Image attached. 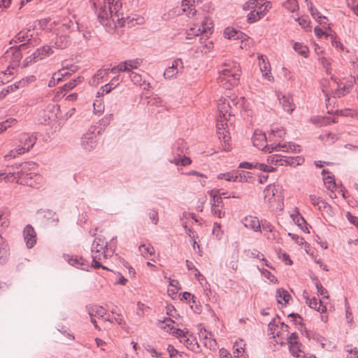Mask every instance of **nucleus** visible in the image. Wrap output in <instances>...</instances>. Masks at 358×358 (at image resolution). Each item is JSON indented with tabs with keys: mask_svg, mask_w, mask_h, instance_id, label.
Wrapping results in <instances>:
<instances>
[{
	"mask_svg": "<svg viewBox=\"0 0 358 358\" xmlns=\"http://www.w3.org/2000/svg\"><path fill=\"white\" fill-rule=\"evenodd\" d=\"M38 24L41 29H48L55 35L52 43L55 48L64 49L69 45V34L73 26V22L69 17H58L51 23L48 18H43L38 21Z\"/></svg>",
	"mask_w": 358,
	"mask_h": 358,
	"instance_id": "obj_1",
	"label": "nucleus"
},
{
	"mask_svg": "<svg viewBox=\"0 0 358 358\" xmlns=\"http://www.w3.org/2000/svg\"><path fill=\"white\" fill-rule=\"evenodd\" d=\"M232 113L229 100L223 97L219 99L217 102L216 129L220 140L226 143L225 149H228L231 138L229 131L235 120Z\"/></svg>",
	"mask_w": 358,
	"mask_h": 358,
	"instance_id": "obj_2",
	"label": "nucleus"
},
{
	"mask_svg": "<svg viewBox=\"0 0 358 358\" xmlns=\"http://www.w3.org/2000/svg\"><path fill=\"white\" fill-rule=\"evenodd\" d=\"M241 75L240 65L236 62H229L222 66L217 80L220 85L228 89L238 84Z\"/></svg>",
	"mask_w": 358,
	"mask_h": 358,
	"instance_id": "obj_3",
	"label": "nucleus"
},
{
	"mask_svg": "<svg viewBox=\"0 0 358 358\" xmlns=\"http://www.w3.org/2000/svg\"><path fill=\"white\" fill-rule=\"evenodd\" d=\"M36 165L32 162H25L20 165V169L17 171L16 182L37 187L44 182V178L36 173Z\"/></svg>",
	"mask_w": 358,
	"mask_h": 358,
	"instance_id": "obj_4",
	"label": "nucleus"
},
{
	"mask_svg": "<svg viewBox=\"0 0 358 358\" xmlns=\"http://www.w3.org/2000/svg\"><path fill=\"white\" fill-rule=\"evenodd\" d=\"M264 201L273 210H281L283 208L284 196L282 187L275 184H270L263 192Z\"/></svg>",
	"mask_w": 358,
	"mask_h": 358,
	"instance_id": "obj_5",
	"label": "nucleus"
},
{
	"mask_svg": "<svg viewBox=\"0 0 358 358\" xmlns=\"http://www.w3.org/2000/svg\"><path fill=\"white\" fill-rule=\"evenodd\" d=\"M120 3L118 0H104V5L99 8L98 12V18L99 22L106 27L110 26V20L115 22V18L117 17V13L120 8Z\"/></svg>",
	"mask_w": 358,
	"mask_h": 358,
	"instance_id": "obj_6",
	"label": "nucleus"
},
{
	"mask_svg": "<svg viewBox=\"0 0 358 358\" xmlns=\"http://www.w3.org/2000/svg\"><path fill=\"white\" fill-rule=\"evenodd\" d=\"M314 284L317 289V294L322 296V299H317L315 296L310 297L304 296L306 303L308 306L321 313L327 311V304L329 300V294L327 289L322 285L317 279L314 280Z\"/></svg>",
	"mask_w": 358,
	"mask_h": 358,
	"instance_id": "obj_7",
	"label": "nucleus"
},
{
	"mask_svg": "<svg viewBox=\"0 0 358 358\" xmlns=\"http://www.w3.org/2000/svg\"><path fill=\"white\" fill-rule=\"evenodd\" d=\"M213 31V22L210 17H204L200 22H194L187 32V38L201 34L211 35Z\"/></svg>",
	"mask_w": 358,
	"mask_h": 358,
	"instance_id": "obj_8",
	"label": "nucleus"
},
{
	"mask_svg": "<svg viewBox=\"0 0 358 358\" xmlns=\"http://www.w3.org/2000/svg\"><path fill=\"white\" fill-rule=\"evenodd\" d=\"M116 244V238H113L110 241V248H106L101 252L98 251L96 250L97 246L94 247V250H93V255H92V266L95 268H103V269H106V267L102 266V263H104L106 259L111 257L115 251V247Z\"/></svg>",
	"mask_w": 358,
	"mask_h": 358,
	"instance_id": "obj_9",
	"label": "nucleus"
},
{
	"mask_svg": "<svg viewBox=\"0 0 358 358\" xmlns=\"http://www.w3.org/2000/svg\"><path fill=\"white\" fill-rule=\"evenodd\" d=\"M172 335L178 338L187 349L196 352L199 350V345L196 337L192 333L187 329H173Z\"/></svg>",
	"mask_w": 358,
	"mask_h": 358,
	"instance_id": "obj_10",
	"label": "nucleus"
},
{
	"mask_svg": "<svg viewBox=\"0 0 358 358\" xmlns=\"http://www.w3.org/2000/svg\"><path fill=\"white\" fill-rule=\"evenodd\" d=\"M268 331L273 337L279 338V342L282 343L285 339H288L289 333L288 326L279 320H274L268 324Z\"/></svg>",
	"mask_w": 358,
	"mask_h": 358,
	"instance_id": "obj_11",
	"label": "nucleus"
},
{
	"mask_svg": "<svg viewBox=\"0 0 358 358\" xmlns=\"http://www.w3.org/2000/svg\"><path fill=\"white\" fill-rule=\"evenodd\" d=\"M322 176L324 185L331 192V194H330L331 198L337 197V194L336 192H337L338 194H341L343 197H345L343 188L339 184L336 182L334 176L331 172L324 169L322 171Z\"/></svg>",
	"mask_w": 358,
	"mask_h": 358,
	"instance_id": "obj_12",
	"label": "nucleus"
},
{
	"mask_svg": "<svg viewBox=\"0 0 358 358\" xmlns=\"http://www.w3.org/2000/svg\"><path fill=\"white\" fill-rule=\"evenodd\" d=\"M271 6L269 1L262 2L257 6H254L255 10H252L248 16L249 22L252 23L262 19L271 9Z\"/></svg>",
	"mask_w": 358,
	"mask_h": 358,
	"instance_id": "obj_13",
	"label": "nucleus"
},
{
	"mask_svg": "<svg viewBox=\"0 0 358 358\" xmlns=\"http://www.w3.org/2000/svg\"><path fill=\"white\" fill-rule=\"evenodd\" d=\"M258 64L262 74V77L270 83L274 81V78L271 73V67L267 57L263 55L257 56Z\"/></svg>",
	"mask_w": 358,
	"mask_h": 358,
	"instance_id": "obj_14",
	"label": "nucleus"
},
{
	"mask_svg": "<svg viewBox=\"0 0 358 358\" xmlns=\"http://www.w3.org/2000/svg\"><path fill=\"white\" fill-rule=\"evenodd\" d=\"M268 152H300V146L291 143H278V144H271L267 148Z\"/></svg>",
	"mask_w": 358,
	"mask_h": 358,
	"instance_id": "obj_15",
	"label": "nucleus"
},
{
	"mask_svg": "<svg viewBox=\"0 0 358 358\" xmlns=\"http://www.w3.org/2000/svg\"><path fill=\"white\" fill-rule=\"evenodd\" d=\"M233 104L240 109L241 114L245 116H251L253 113L252 105L244 97H234L231 99Z\"/></svg>",
	"mask_w": 358,
	"mask_h": 358,
	"instance_id": "obj_16",
	"label": "nucleus"
},
{
	"mask_svg": "<svg viewBox=\"0 0 358 358\" xmlns=\"http://www.w3.org/2000/svg\"><path fill=\"white\" fill-rule=\"evenodd\" d=\"M289 348L291 353L298 358H306L304 352L300 349L299 344L298 343V336L296 333H292L288 338Z\"/></svg>",
	"mask_w": 358,
	"mask_h": 358,
	"instance_id": "obj_17",
	"label": "nucleus"
},
{
	"mask_svg": "<svg viewBox=\"0 0 358 358\" xmlns=\"http://www.w3.org/2000/svg\"><path fill=\"white\" fill-rule=\"evenodd\" d=\"M89 315L91 318L92 323L94 325L95 328L100 330L99 327L96 324V321L94 317H98L105 321V318L108 316L107 310L99 306H94L90 308L88 310Z\"/></svg>",
	"mask_w": 358,
	"mask_h": 358,
	"instance_id": "obj_18",
	"label": "nucleus"
},
{
	"mask_svg": "<svg viewBox=\"0 0 358 358\" xmlns=\"http://www.w3.org/2000/svg\"><path fill=\"white\" fill-rule=\"evenodd\" d=\"M27 44H21L18 49L10 48L6 54L7 58H10L12 60L11 66H17L20 64V62L22 57V52L26 50Z\"/></svg>",
	"mask_w": 358,
	"mask_h": 358,
	"instance_id": "obj_19",
	"label": "nucleus"
},
{
	"mask_svg": "<svg viewBox=\"0 0 358 358\" xmlns=\"http://www.w3.org/2000/svg\"><path fill=\"white\" fill-rule=\"evenodd\" d=\"M184 65L181 59H175L172 65L166 69L164 76L166 79H173L176 77V75L179 73L180 69H183Z\"/></svg>",
	"mask_w": 358,
	"mask_h": 358,
	"instance_id": "obj_20",
	"label": "nucleus"
},
{
	"mask_svg": "<svg viewBox=\"0 0 358 358\" xmlns=\"http://www.w3.org/2000/svg\"><path fill=\"white\" fill-rule=\"evenodd\" d=\"M252 141L254 146L259 150H264L266 152H268L267 148L269 145L266 144V137L264 133L259 130L255 131Z\"/></svg>",
	"mask_w": 358,
	"mask_h": 358,
	"instance_id": "obj_21",
	"label": "nucleus"
},
{
	"mask_svg": "<svg viewBox=\"0 0 358 358\" xmlns=\"http://www.w3.org/2000/svg\"><path fill=\"white\" fill-rule=\"evenodd\" d=\"M97 135L94 132H87L81 139V145L87 151H91L96 147Z\"/></svg>",
	"mask_w": 358,
	"mask_h": 358,
	"instance_id": "obj_22",
	"label": "nucleus"
},
{
	"mask_svg": "<svg viewBox=\"0 0 358 358\" xmlns=\"http://www.w3.org/2000/svg\"><path fill=\"white\" fill-rule=\"evenodd\" d=\"M224 37L228 40H241L242 43L247 40V35L244 33L235 29L233 27H227L223 33Z\"/></svg>",
	"mask_w": 358,
	"mask_h": 358,
	"instance_id": "obj_23",
	"label": "nucleus"
},
{
	"mask_svg": "<svg viewBox=\"0 0 358 358\" xmlns=\"http://www.w3.org/2000/svg\"><path fill=\"white\" fill-rule=\"evenodd\" d=\"M24 239L29 248H31L36 243V233L31 225H27L23 231Z\"/></svg>",
	"mask_w": 358,
	"mask_h": 358,
	"instance_id": "obj_24",
	"label": "nucleus"
},
{
	"mask_svg": "<svg viewBox=\"0 0 358 358\" xmlns=\"http://www.w3.org/2000/svg\"><path fill=\"white\" fill-rule=\"evenodd\" d=\"M195 0H182L181 10L183 14L188 17H194L196 14Z\"/></svg>",
	"mask_w": 358,
	"mask_h": 358,
	"instance_id": "obj_25",
	"label": "nucleus"
},
{
	"mask_svg": "<svg viewBox=\"0 0 358 358\" xmlns=\"http://www.w3.org/2000/svg\"><path fill=\"white\" fill-rule=\"evenodd\" d=\"M78 70V67L76 66H71L70 68H63L59 70L57 72H55L52 77V80L50 81V85L52 83L55 84V81L58 83L59 81L62 80V78L64 76H69L71 75L72 72H76Z\"/></svg>",
	"mask_w": 358,
	"mask_h": 358,
	"instance_id": "obj_26",
	"label": "nucleus"
},
{
	"mask_svg": "<svg viewBox=\"0 0 358 358\" xmlns=\"http://www.w3.org/2000/svg\"><path fill=\"white\" fill-rule=\"evenodd\" d=\"M285 220L287 222L294 223L296 224L300 228H303L304 224L306 223L305 220L300 215L299 211L297 208L293 209L292 211L289 212V214Z\"/></svg>",
	"mask_w": 358,
	"mask_h": 358,
	"instance_id": "obj_27",
	"label": "nucleus"
},
{
	"mask_svg": "<svg viewBox=\"0 0 358 358\" xmlns=\"http://www.w3.org/2000/svg\"><path fill=\"white\" fill-rule=\"evenodd\" d=\"M141 256L151 261H155L156 257L155 250L152 245L149 243H142L138 248Z\"/></svg>",
	"mask_w": 358,
	"mask_h": 358,
	"instance_id": "obj_28",
	"label": "nucleus"
},
{
	"mask_svg": "<svg viewBox=\"0 0 358 358\" xmlns=\"http://www.w3.org/2000/svg\"><path fill=\"white\" fill-rule=\"evenodd\" d=\"M36 138L27 134H22L20 137V147L24 148V152H28L36 143Z\"/></svg>",
	"mask_w": 358,
	"mask_h": 358,
	"instance_id": "obj_29",
	"label": "nucleus"
},
{
	"mask_svg": "<svg viewBox=\"0 0 358 358\" xmlns=\"http://www.w3.org/2000/svg\"><path fill=\"white\" fill-rule=\"evenodd\" d=\"M243 225L255 231H261V224L257 217L252 215L246 216L242 220Z\"/></svg>",
	"mask_w": 358,
	"mask_h": 358,
	"instance_id": "obj_30",
	"label": "nucleus"
},
{
	"mask_svg": "<svg viewBox=\"0 0 358 358\" xmlns=\"http://www.w3.org/2000/svg\"><path fill=\"white\" fill-rule=\"evenodd\" d=\"M246 343L243 339L237 340L234 344V355L237 358H248L245 350Z\"/></svg>",
	"mask_w": 358,
	"mask_h": 358,
	"instance_id": "obj_31",
	"label": "nucleus"
},
{
	"mask_svg": "<svg viewBox=\"0 0 358 358\" xmlns=\"http://www.w3.org/2000/svg\"><path fill=\"white\" fill-rule=\"evenodd\" d=\"M263 235L266 237L269 241H277L278 238V233L275 230L274 227L269 223L262 224V230H261Z\"/></svg>",
	"mask_w": 358,
	"mask_h": 358,
	"instance_id": "obj_32",
	"label": "nucleus"
},
{
	"mask_svg": "<svg viewBox=\"0 0 358 358\" xmlns=\"http://www.w3.org/2000/svg\"><path fill=\"white\" fill-rule=\"evenodd\" d=\"M34 30L26 29L20 31L14 38L15 43L29 42L34 38Z\"/></svg>",
	"mask_w": 358,
	"mask_h": 358,
	"instance_id": "obj_33",
	"label": "nucleus"
},
{
	"mask_svg": "<svg viewBox=\"0 0 358 358\" xmlns=\"http://www.w3.org/2000/svg\"><path fill=\"white\" fill-rule=\"evenodd\" d=\"M279 101L283 110L289 113H291L295 108L293 98L289 94L279 96Z\"/></svg>",
	"mask_w": 358,
	"mask_h": 358,
	"instance_id": "obj_34",
	"label": "nucleus"
},
{
	"mask_svg": "<svg viewBox=\"0 0 358 358\" xmlns=\"http://www.w3.org/2000/svg\"><path fill=\"white\" fill-rule=\"evenodd\" d=\"M240 168H244L248 169H251L252 168L258 169L259 170H262L265 172H273L275 171V168L268 166L264 164H259V163H255V164H251L249 162H242L239 165Z\"/></svg>",
	"mask_w": 358,
	"mask_h": 358,
	"instance_id": "obj_35",
	"label": "nucleus"
},
{
	"mask_svg": "<svg viewBox=\"0 0 358 358\" xmlns=\"http://www.w3.org/2000/svg\"><path fill=\"white\" fill-rule=\"evenodd\" d=\"M35 80L34 76H29L26 78H23L19 82L15 83L13 85H8L4 90H8V94L10 92H15L16 90L26 86L28 83L33 82Z\"/></svg>",
	"mask_w": 358,
	"mask_h": 358,
	"instance_id": "obj_36",
	"label": "nucleus"
},
{
	"mask_svg": "<svg viewBox=\"0 0 358 358\" xmlns=\"http://www.w3.org/2000/svg\"><path fill=\"white\" fill-rule=\"evenodd\" d=\"M8 255V245L0 234V263L4 262L7 259Z\"/></svg>",
	"mask_w": 358,
	"mask_h": 358,
	"instance_id": "obj_37",
	"label": "nucleus"
},
{
	"mask_svg": "<svg viewBox=\"0 0 358 358\" xmlns=\"http://www.w3.org/2000/svg\"><path fill=\"white\" fill-rule=\"evenodd\" d=\"M277 302L279 304L285 305L291 299L290 294L283 289H278L275 294Z\"/></svg>",
	"mask_w": 358,
	"mask_h": 358,
	"instance_id": "obj_38",
	"label": "nucleus"
},
{
	"mask_svg": "<svg viewBox=\"0 0 358 358\" xmlns=\"http://www.w3.org/2000/svg\"><path fill=\"white\" fill-rule=\"evenodd\" d=\"M315 51L317 54L319 56V60L323 67L325 69L326 72L328 74H330L331 73V62L329 58L326 57L324 54L323 51L318 48H315Z\"/></svg>",
	"mask_w": 358,
	"mask_h": 358,
	"instance_id": "obj_39",
	"label": "nucleus"
},
{
	"mask_svg": "<svg viewBox=\"0 0 358 358\" xmlns=\"http://www.w3.org/2000/svg\"><path fill=\"white\" fill-rule=\"evenodd\" d=\"M36 56L39 61L44 59L45 58L50 57L54 53L52 48L49 45H44L41 48L36 49Z\"/></svg>",
	"mask_w": 358,
	"mask_h": 358,
	"instance_id": "obj_40",
	"label": "nucleus"
},
{
	"mask_svg": "<svg viewBox=\"0 0 358 358\" xmlns=\"http://www.w3.org/2000/svg\"><path fill=\"white\" fill-rule=\"evenodd\" d=\"M200 50L204 54L210 52L214 48V43L208 36L206 38H200Z\"/></svg>",
	"mask_w": 358,
	"mask_h": 358,
	"instance_id": "obj_41",
	"label": "nucleus"
},
{
	"mask_svg": "<svg viewBox=\"0 0 358 358\" xmlns=\"http://www.w3.org/2000/svg\"><path fill=\"white\" fill-rule=\"evenodd\" d=\"M123 25L127 24L129 26H135V25H141L145 23V18L143 16L138 15H133L127 17L124 20Z\"/></svg>",
	"mask_w": 358,
	"mask_h": 358,
	"instance_id": "obj_42",
	"label": "nucleus"
},
{
	"mask_svg": "<svg viewBox=\"0 0 358 358\" xmlns=\"http://www.w3.org/2000/svg\"><path fill=\"white\" fill-rule=\"evenodd\" d=\"M17 175V171H11L10 170L5 171H0V182H1L3 180H4L6 182H16V178H18V176H16Z\"/></svg>",
	"mask_w": 358,
	"mask_h": 358,
	"instance_id": "obj_43",
	"label": "nucleus"
},
{
	"mask_svg": "<svg viewBox=\"0 0 358 358\" xmlns=\"http://www.w3.org/2000/svg\"><path fill=\"white\" fill-rule=\"evenodd\" d=\"M109 73H110V69H100L93 76L92 80L91 81V85L96 86L99 82L106 76H107Z\"/></svg>",
	"mask_w": 358,
	"mask_h": 358,
	"instance_id": "obj_44",
	"label": "nucleus"
},
{
	"mask_svg": "<svg viewBox=\"0 0 358 358\" xmlns=\"http://www.w3.org/2000/svg\"><path fill=\"white\" fill-rule=\"evenodd\" d=\"M237 174L238 171H232L227 173H220L217 175V178L219 180H225L229 182H237Z\"/></svg>",
	"mask_w": 358,
	"mask_h": 358,
	"instance_id": "obj_45",
	"label": "nucleus"
},
{
	"mask_svg": "<svg viewBox=\"0 0 358 358\" xmlns=\"http://www.w3.org/2000/svg\"><path fill=\"white\" fill-rule=\"evenodd\" d=\"M304 162V159L300 156L297 157H285V166H296L301 165Z\"/></svg>",
	"mask_w": 358,
	"mask_h": 358,
	"instance_id": "obj_46",
	"label": "nucleus"
},
{
	"mask_svg": "<svg viewBox=\"0 0 358 358\" xmlns=\"http://www.w3.org/2000/svg\"><path fill=\"white\" fill-rule=\"evenodd\" d=\"M294 49L298 54L303 57L307 58L308 57L309 49L303 43L299 42L294 43Z\"/></svg>",
	"mask_w": 358,
	"mask_h": 358,
	"instance_id": "obj_47",
	"label": "nucleus"
},
{
	"mask_svg": "<svg viewBox=\"0 0 358 358\" xmlns=\"http://www.w3.org/2000/svg\"><path fill=\"white\" fill-rule=\"evenodd\" d=\"M267 162L275 166H285V157L279 155H272L268 157Z\"/></svg>",
	"mask_w": 358,
	"mask_h": 358,
	"instance_id": "obj_48",
	"label": "nucleus"
},
{
	"mask_svg": "<svg viewBox=\"0 0 358 358\" xmlns=\"http://www.w3.org/2000/svg\"><path fill=\"white\" fill-rule=\"evenodd\" d=\"M208 194L212 197L211 206L213 204H215V206L223 205L222 204V199L221 194L219 190L212 189L208 192Z\"/></svg>",
	"mask_w": 358,
	"mask_h": 358,
	"instance_id": "obj_49",
	"label": "nucleus"
},
{
	"mask_svg": "<svg viewBox=\"0 0 358 358\" xmlns=\"http://www.w3.org/2000/svg\"><path fill=\"white\" fill-rule=\"evenodd\" d=\"M171 163L176 164V166H187L192 163V160L186 156H178L171 159Z\"/></svg>",
	"mask_w": 358,
	"mask_h": 358,
	"instance_id": "obj_50",
	"label": "nucleus"
},
{
	"mask_svg": "<svg viewBox=\"0 0 358 358\" xmlns=\"http://www.w3.org/2000/svg\"><path fill=\"white\" fill-rule=\"evenodd\" d=\"M24 153V148H22L18 145L16 148L11 150L8 153H7L4 156V159L6 161H9Z\"/></svg>",
	"mask_w": 358,
	"mask_h": 358,
	"instance_id": "obj_51",
	"label": "nucleus"
},
{
	"mask_svg": "<svg viewBox=\"0 0 358 358\" xmlns=\"http://www.w3.org/2000/svg\"><path fill=\"white\" fill-rule=\"evenodd\" d=\"M118 78H114L110 83L105 85L103 87H102L100 89V91L98 92L99 94H108L113 88H115L118 85Z\"/></svg>",
	"mask_w": 358,
	"mask_h": 358,
	"instance_id": "obj_52",
	"label": "nucleus"
},
{
	"mask_svg": "<svg viewBox=\"0 0 358 358\" xmlns=\"http://www.w3.org/2000/svg\"><path fill=\"white\" fill-rule=\"evenodd\" d=\"M15 66H9L6 71L0 73V79L2 83L9 82L11 76L15 73Z\"/></svg>",
	"mask_w": 358,
	"mask_h": 358,
	"instance_id": "obj_53",
	"label": "nucleus"
},
{
	"mask_svg": "<svg viewBox=\"0 0 358 358\" xmlns=\"http://www.w3.org/2000/svg\"><path fill=\"white\" fill-rule=\"evenodd\" d=\"M239 262V252L234 250L231 256V259L229 262V267L234 271H236L238 267Z\"/></svg>",
	"mask_w": 358,
	"mask_h": 358,
	"instance_id": "obj_54",
	"label": "nucleus"
},
{
	"mask_svg": "<svg viewBox=\"0 0 358 358\" xmlns=\"http://www.w3.org/2000/svg\"><path fill=\"white\" fill-rule=\"evenodd\" d=\"M37 62H39L38 59V57L36 56V51H34L29 55L27 56L24 59L22 62L21 65L22 67H27L29 65H31Z\"/></svg>",
	"mask_w": 358,
	"mask_h": 358,
	"instance_id": "obj_55",
	"label": "nucleus"
},
{
	"mask_svg": "<svg viewBox=\"0 0 358 358\" xmlns=\"http://www.w3.org/2000/svg\"><path fill=\"white\" fill-rule=\"evenodd\" d=\"M96 246H97L96 250L100 252L108 248L107 244L103 239L101 238H96L92 245V255H93V250Z\"/></svg>",
	"mask_w": 358,
	"mask_h": 358,
	"instance_id": "obj_56",
	"label": "nucleus"
},
{
	"mask_svg": "<svg viewBox=\"0 0 358 358\" xmlns=\"http://www.w3.org/2000/svg\"><path fill=\"white\" fill-rule=\"evenodd\" d=\"M105 321H108L112 323L116 322L120 325L124 324V321L123 317L120 314H115L112 313V315H108V316L105 318Z\"/></svg>",
	"mask_w": 358,
	"mask_h": 358,
	"instance_id": "obj_57",
	"label": "nucleus"
},
{
	"mask_svg": "<svg viewBox=\"0 0 358 358\" xmlns=\"http://www.w3.org/2000/svg\"><path fill=\"white\" fill-rule=\"evenodd\" d=\"M309 10L310 12L311 15L320 24H326L327 18L324 16H322L317 10V9L313 6L312 4H310L309 7Z\"/></svg>",
	"mask_w": 358,
	"mask_h": 358,
	"instance_id": "obj_58",
	"label": "nucleus"
},
{
	"mask_svg": "<svg viewBox=\"0 0 358 358\" xmlns=\"http://www.w3.org/2000/svg\"><path fill=\"white\" fill-rule=\"evenodd\" d=\"M252 174L248 171H238L237 174V182H248L252 178Z\"/></svg>",
	"mask_w": 358,
	"mask_h": 358,
	"instance_id": "obj_59",
	"label": "nucleus"
},
{
	"mask_svg": "<svg viewBox=\"0 0 358 358\" xmlns=\"http://www.w3.org/2000/svg\"><path fill=\"white\" fill-rule=\"evenodd\" d=\"M9 215L0 210V228H6L9 225Z\"/></svg>",
	"mask_w": 358,
	"mask_h": 358,
	"instance_id": "obj_60",
	"label": "nucleus"
},
{
	"mask_svg": "<svg viewBox=\"0 0 358 358\" xmlns=\"http://www.w3.org/2000/svg\"><path fill=\"white\" fill-rule=\"evenodd\" d=\"M16 120L15 118H9L6 120L0 123V133L6 131L8 128L11 127L12 125L15 124L16 123Z\"/></svg>",
	"mask_w": 358,
	"mask_h": 358,
	"instance_id": "obj_61",
	"label": "nucleus"
},
{
	"mask_svg": "<svg viewBox=\"0 0 358 358\" xmlns=\"http://www.w3.org/2000/svg\"><path fill=\"white\" fill-rule=\"evenodd\" d=\"M83 80V77H78L77 79L73 80L70 81L69 83L65 84L63 87V89L66 91H69L72 90L73 87H75L78 83H82Z\"/></svg>",
	"mask_w": 358,
	"mask_h": 358,
	"instance_id": "obj_62",
	"label": "nucleus"
},
{
	"mask_svg": "<svg viewBox=\"0 0 358 358\" xmlns=\"http://www.w3.org/2000/svg\"><path fill=\"white\" fill-rule=\"evenodd\" d=\"M285 8L290 12H294L298 9V3L296 0H287L284 3Z\"/></svg>",
	"mask_w": 358,
	"mask_h": 358,
	"instance_id": "obj_63",
	"label": "nucleus"
},
{
	"mask_svg": "<svg viewBox=\"0 0 358 358\" xmlns=\"http://www.w3.org/2000/svg\"><path fill=\"white\" fill-rule=\"evenodd\" d=\"M346 358H358V350L356 348L347 347Z\"/></svg>",
	"mask_w": 358,
	"mask_h": 358,
	"instance_id": "obj_64",
	"label": "nucleus"
}]
</instances>
